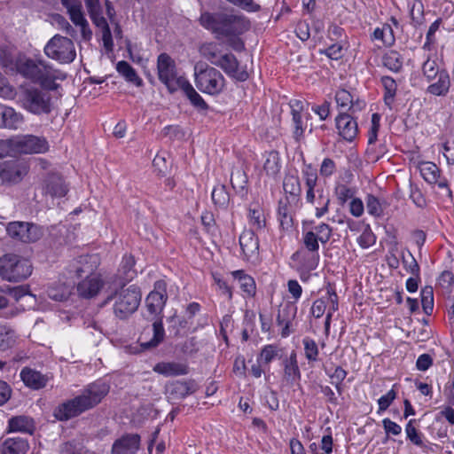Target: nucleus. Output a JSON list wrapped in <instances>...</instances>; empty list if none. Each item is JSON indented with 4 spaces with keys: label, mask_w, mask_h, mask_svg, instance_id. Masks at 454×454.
I'll list each match as a JSON object with an SVG mask.
<instances>
[{
    "label": "nucleus",
    "mask_w": 454,
    "mask_h": 454,
    "mask_svg": "<svg viewBox=\"0 0 454 454\" xmlns=\"http://www.w3.org/2000/svg\"><path fill=\"white\" fill-rule=\"evenodd\" d=\"M140 435L137 434H126L114 441L112 446V454H136L140 447Z\"/></svg>",
    "instance_id": "aec40b11"
},
{
    "label": "nucleus",
    "mask_w": 454,
    "mask_h": 454,
    "mask_svg": "<svg viewBox=\"0 0 454 454\" xmlns=\"http://www.w3.org/2000/svg\"><path fill=\"white\" fill-rule=\"evenodd\" d=\"M117 72L129 82L139 87L143 84L142 79L137 75L132 66L125 60H121L116 64Z\"/></svg>",
    "instance_id": "58836bf2"
},
{
    "label": "nucleus",
    "mask_w": 454,
    "mask_h": 454,
    "mask_svg": "<svg viewBox=\"0 0 454 454\" xmlns=\"http://www.w3.org/2000/svg\"><path fill=\"white\" fill-rule=\"evenodd\" d=\"M153 370L165 377L186 375L189 372L187 364L177 362H160L153 366Z\"/></svg>",
    "instance_id": "393cba45"
},
{
    "label": "nucleus",
    "mask_w": 454,
    "mask_h": 454,
    "mask_svg": "<svg viewBox=\"0 0 454 454\" xmlns=\"http://www.w3.org/2000/svg\"><path fill=\"white\" fill-rule=\"evenodd\" d=\"M15 157L20 154L42 153L48 150L47 140L35 135L12 136Z\"/></svg>",
    "instance_id": "9d476101"
},
{
    "label": "nucleus",
    "mask_w": 454,
    "mask_h": 454,
    "mask_svg": "<svg viewBox=\"0 0 454 454\" xmlns=\"http://www.w3.org/2000/svg\"><path fill=\"white\" fill-rule=\"evenodd\" d=\"M303 249L309 250L312 252H318L319 250V239L316 236V232L309 231L303 235Z\"/></svg>",
    "instance_id": "13d9d810"
},
{
    "label": "nucleus",
    "mask_w": 454,
    "mask_h": 454,
    "mask_svg": "<svg viewBox=\"0 0 454 454\" xmlns=\"http://www.w3.org/2000/svg\"><path fill=\"white\" fill-rule=\"evenodd\" d=\"M265 216L259 207L249 209V223L255 230L259 231L265 227Z\"/></svg>",
    "instance_id": "603ef678"
},
{
    "label": "nucleus",
    "mask_w": 454,
    "mask_h": 454,
    "mask_svg": "<svg viewBox=\"0 0 454 454\" xmlns=\"http://www.w3.org/2000/svg\"><path fill=\"white\" fill-rule=\"evenodd\" d=\"M103 286L104 283L98 276H88L78 283L77 292L83 298H91L99 293Z\"/></svg>",
    "instance_id": "b1692460"
},
{
    "label": "nucleus",
    "mask_w": 454,
    "mask_h": 454,
    "mask_svg": "<svg viewBox=\"0 0 454 454\" xmlns=\"http://www.w3.org/2000/svg\"><path fill=\"white\" fill-rule=\"evenodd\" d=\"M278 218L283 230H289L293 227L292 210L287 198L280 200L278 202Z\"/></svg>",
    "instance_id": "e433bc0d"
},
{
    "label": "nucleus",
    "mask_w": 454,
    "mask_h": 454,
    "mask_svg": "<svg viewBox=\"0 0 454 454\" xmlns=\"http://www.w3.org/2000/svg\"><path fill=\"white\" fill-rule=\"evenodd\" d=\"M216 67L237 81L245 82L249 78L248 72L239 67V62L232 53L223 54Z\"/></svg>",
    "instance_id": "f3484780"
},
{
    "label": "nucleus",
    "mask_w": 454,
    "mask_h": 454,
    "mask_svg": "<svg viewBox=\"0 0 454 454\" xmlns=\"http://www.w3.org/2000/svg\"><path fill=\"white\" fill-rule=\"evenodd\" d=\"M110 387L106 382L98 380L89 384L74 398L59 404L54 411L55 417L65 421L94 408L109 393Z\"/></svg>",
    "instance_id": "f03ea898"
},
{
    "label": "nucleus",
    "mask_w": 454,
    "mask_h": 454,
    "mask_svg": "<svg viewBox=\"0 0 454 454\" xmlns=\"http://www.w3.org/2000/svg\"><path fill=\"white\" fill-rule=\"evenodd\" d=\"M355 114L340 112L335 118L339 135L348 142H353L358 135V124Z\"/></svg>",
    "instance_id": "2eb2a0df"
},
{
    "label": "nucleus",
    "mask_w": 454,
    "mask_h": 454,
    "mask_svg": "<svg viewBox=\"0 0 454 454\" xmlns=\"http://www.w3.org/2000/svg\"><path fill=\"white\" fill-rule=\"evenodd\" d=\"M375 242L376 237L369 228L365 229L357 238V243L362 248H368L374 245Z\"/></svg>",
    "instance_id": "774afa93"
},
{
    "label": "nucleus",
    "mask_w": 454,
    "mask_h": 454,
    "mask_svg": "<svg viewBox=\"0 0 454 454\" xmlns=\"http://www.w3.org/2000/svg\"><path fill=\"white\" fill-rule=\"evenodd\" d=\"M301 379V372L298 366L296 353L293 351L288 358L284 361V380L293 385Z\"/></svg>",
    "instance_id": "7c9ffc66"
},
{
    "label": "nucleus",
    "mask_w": 454,
    "mask_h": 454,
    "mask_svg": "<svg viewBox=\"0 0 454 454\" xmlns=\"http://www.w3.org/2000/svg\"><path fill=\"white\" fill-rule=\"evenodd\" d=\"M29 444L20 437L7 438L3 443V454H27Z\"/></svg>",
    "instance_id": "f704fd0d"
},
{
    "label": "nucleus",
    "mask_w": 454,
    "mask_h": 454,
    "mask_svg": "<svg viewBox=\"0 0 454 454\" xmlns=\"http://www.w3.org/2000/svg\"><path fill=\"white\" fill-rule=\"evenodd\" d=\"M200 26L210 31L215 38H226L236 51H242L245 43L240 35L250 29L251 23L244 14L231 12H204L199 19Z\"/></svg>",
    "instance_id": "f257e3e1"
},
{
    "label": "nucleus",
    "mask_w": 454,
    "mask_h": 454,
    "mask_svg": "<svg viewBox=\"0 0 454 454\" xmlns=\"http://www.w3.org/2000/svg\"><path fill=\"white\" fill-rule=\"evenodd\" d=\"M421 303L426 314H431L434 308V292L431 286H426L421 290Z\"/></svg>",
    "instance_id": "5fc2aeb1"
},
{
    "label": "nucleus",
    "mask_w": 454,
    "mask_h": 454,
    "mask_svg": "<svg viewBox=\"0 0 454 454\" xmlns=\"http://www.w3.org/2000/svg\"><path fill=\"white\" fill-rule=\"evenodd\" d=\"M380 82L384 88L383 101L384 104L392 109L395 102V98L397 91V84L394 78L388 75H384L380 78Z\"/></svg>",
    "instance_id": "c9c22d12"
},
{
    "label": "nucleus",
    "mask_w": 454,
    "mask_h": 454,
    "mask_svg": "<svg viewBox=\"0 0 454 454\" xmlns=\"http://www.w3.org/2000/svg\"><path fill=\"white\" fill-rule=\"evenodd\" d=\"M92 22L96 27L102 30V41L104 47L106 51H112L114 47V41L111 29L105 17L102 16L101 12L90 15Z\"/></svg>",
    "instance_id": "c85d7f7f"
},
{
    "label": "nucleus",
    "mask_w": 454,
    "mask_h": 454,
    "mask_svg": "<svg viewBox=\"0 0 454 454\" xmlns=\"http://www.w3.org/2000/svg\"><path fill=\"white\" fill-rule=\"evenodd\" d=\"M437 81L430 84L427 91L434 96L444 97L448 94L450 87V78L446 70H442L438 76Z\"/></svg>",
    "instance_id": "2f4dec72"
},
{
    "label": "nucleus",
    "mask_w": 454,
    "mask_h": 454,
    "mask_svg": "<svg viewBox=\"0 0 454 454\" xmlns=\"http://www.w3.org/2000/svg\"><path fill=\"white\" fill-rule=\"evenodd\" d=\"M382 64L388 70L398 73L403 68V59L396 51H389L383 55Z\"/></svg>",
    "instance_id": "ea45409f"
},
{
    "label": "nucleus",
    "mask_w": 454,
    "mask_h": 454,
    "mask_svg": "<svg viewBox=\"0 0 454 454\" xmlns=\"http://www.w3.org/2000/svg\"><path fill=\"white\" fill-rule=\"evenodd\" d=\"M415 419H411L405 426V433L407 439L412 442L414 445L422 447L424 446V442L422 440V434L418 431L415 427L414 423Z\"/></svg>",
    "instance_id": "09e8293b"
},
{
    "label": "nucleus",
    "mask_w": 454,
    "mask_h": 454,
    "mask_svg": "<svg viewBox=\"0 0 454 454\" xmlns=\"http://www.w3.org/2000/svg\"><path fill=\"white\" fill-rule=\"evenodd\" d=\"M71 21L77 27H80L82 36L85 41H89L91 39L92 31L90 28L89 23L86 20L82 9H79L78 11H73L67 12Z\"/></svg>",
    "instance_id": "4c0bfd02"
},
{
    "label": "nucleus",
    "mask_w": 454,
    "mask_h": 454,
    "mask_svg": "<svg viewBox=\"0 0 454 454\" xmlns=\"http://www.w3.org/2000/svg\"><path fill=\"white\" fill-rule=\"evenodd\" d=\"M410 14L412 21L420 24L424 18V5L421 0H413L411 4Z\"/></svg>",
    "instance_id": "bf43d9fd"
},
{
    "label": "nucleus",
    "mask_w": 454,
    "mask_h": 454,
    "mask_svg": "<svg viewBox=\"0 0 454 454\" xmlns=\"http://www.w3.org/2000/svg\"><path fill=\"white\" fill-rule=\"evenodd\" d=\"M6 157H15L12 137L7 139L0 138V160Z\"/></svg>",
    "instance_id": "338daca9"
},
{
    "label": "nucleus",
    "mask_w": 454,
    "mask_h": 454,
    "mask_svg": "<svg viewBox=\"0 0 454 454\" xmlns=\"http://www.w3.org/2000/svg\"><path fill=\"white\" fill-rule=\"evenodd\" d=\"M211 196L215 205L221 207H225L230 200L229 194L223 185L214 188Z\"/></svg>",
    "instance_id": "6e6d98bb"
},
{
    "label": "nucleus",
    "mask_w": 454,
    "mask_h": 454,
    "mask_svg": "<svg viewBox=\"0 0 454 454\" xmlns=\"http://www.w3.org/2000/svg\"><path fill=\"white\" fill-rule=\"evenodd\" d=\"M381 116L378 113H374L372 115L371 126L368 130V148L367 152L371 150V147L375 144L378 137V132L380 127Z\"/></svg>",
    "instance_id": "49530a36"
},
{
    "label": "nucleus",
    "mask_w": 454,
    "mask_h": 454,
    "mask_svg": "<svg viewBox=\"0 0 454 454\" xmlns=\"http://www.w3.org/2000/svg\"><path fill=\"white\" fill-rule=\"evenodd\" d=\"M426 182L437 184L441 188H447V181L442 178L441 172H419Z\"/></svg>",
    "instance_id": "680f3d73"
},
{
    "label": "nucleus",
    "mask_w": 454,
    "mask_h": 454,
    "mask_svg": "<svg viewBox=\"0 0 454 454\" xmlns=\"http://www.w3.org/2000/svg\"><path fill=\"white\" fill-rule=\"evenodd\" d=\"M248 183L247 172H231V184L239 192H243Z\"/></svg>",
    "instance_id": "864d4df0"
},
{
    "label": "nucleus",
    "mask_w": 454,
    "mask_h": 454,
    "mask_svg": "<svg viewBox=\"0 0 454 454\" xmlns=\"http://www.w3.org/2000/svg\"><path fill=\"white\" fill-rule=\"evenodd\" d=\"M20 378L26 386L33 389H40L47 383V378L44 375L27 367L21 370Z\"/></svg>",
    "instance_id": "c756f323"
},
{
    "label": "nucleus",
    "mask_w": 454,
    "mask_h": 454,
    "mask_svg": "<svg viewBox=\"0 0 454 454\" xmlns=\"http://www.w3.org/2000/svg\"><path fill=\"white\" fill-rule=\"evenodd\" d=\"M227 3L240 8L247 12H258L262 10L259 4L254 0H225Z\"/></svg>",
    "instance_id": "4d7b16f0"
},
{
    "label": "nucleus",
    "mask_w": 454,
    "mask_h": 454,
    "mask_svg": "<svg viewBox=\"0 0 454 454\" xmlns=\"http://www.w3.org/2000/svg\"><path fill=\"white\" fill-rule=\"evenodd\" d=\"M27 172H0L3 184L12 185L20 183Z\"/></svg>",
    "instance_id": "69168bd1"
},
{
    "label": "nucleus",
    "mask_w": 454,
    "mask_h": 454,
    "mask_svg": "<svg viewBox=\"0 0 454 454\" xmlns=\"http://www.w3.org/2000/svg\"><path fill=\"white\" fill-rule=\"evenodd\" d=\"M200 54L208 60L212 65L216 66L220 61V58L223 54H220V51L215 43H205L200 49Z\"/></svg>",
    "instance_id": "a18cd8bd"
},
{
    "label": "nucleus",
    "mask_w": 454,
    "mask_h": 454,
    "mask_svg": "<svg viewBox=\"0 0 454 454\" xmlns=\"http://www.w3.org/2000/svg\"><path fill=\"white\" fill-rule=\"evenodd\" d=\"M8 428L9 432H20L32 434L35 429V424L32 418L20 415L9 419Z\"/></svg>",
    "instance_id": "cd10ccee"
},
{
    "label": "nucleus",
    "mask_w": 454,
    "mask_h": 454,
    "mask_svg": "<svg viewBox=\"0 0 454 454\" xmlns=\"http://www.w3.org/2000/svg\"><path fill=\"white\" fill-rule=\"evenodd\" d=\"M6 231L10 237L22 242H35L41 237L39 227L26 222H12Z\"/></svg>",
    "instance_id": "f8f14e48"
},
{
    "label": "nucleus",
    "mask_w": 454,
    "mask_h": 454,
    "mask_svg": "<svg viewBox=\"0 0 454 454\" xmlns=\"http://www.w3.org/2000/svg\"><path fill=\"white\" fill-rule=\"evenodd\" d=\"M152 326L153 335L151 339L147 340L145 333H142L139 337L140 345L143 348H155L164 340L165 330L161 318L155 319Z\"/></svg>",
    "instance_id": "a878e982"
},
{
    "label": "nucleus",
    "mask_w": 454,
    "mask_h": 454,
    "mask_svg": "<svg viewBox=\"0 0 454 454\" xmlns=\"http://www.w3.org/2000/svg\"><path fill=\"white\" fill-rule=\"evenodd\" d=\"M17 335L13 329L7 325H0V350H7L16 343Z\"/></svg>",
    "instance_id": "79ce46f5"
},
{
    "label": "nucleus",
    "mask_w": 454,
    "mask_h": 454,
    "mask_svg": "<svg viewBox=\"0 0 454 454\" xmlns=\"http://www.w3.org/2000/svg\"><path fill=\"white\" fill-rule=\"evenodd\" d=\"M335 102L337 106L349 114H356L366 107V102L360 97L352 94L345 89H339L335 93Z\"/></svg>",
    "instance_id": "ddd939ff"
},
{
    "label": "nucleus",
    "mask_w": 454,
    "mask_h": 454,
    "mask_svg": "<svg viewBox=\"0 0 454 454\" xmlns=\"http://www.w3.org/2000/svg\"><path fill=\"white\" fill-rule=\"evenodd\" d=\"M24 122V116L13 107L0 105V129H18Z\"/></svg>",
    "instance_id": "412c9836"
},
{
    "label": "nucleus",
    "mask_w": 454,
    "mask_h": 454,
    "mask_svg": "<svg viewBox=\"0 0 454 454\" xmlns=\"http://www.w3.org/2000/svg\"><path fill=\"white\" fill-rule=\"evenodd\" d=\"M283 188L286 193L294 198L299 197L301 192L299 177L294 174L286 175L283 182Z\"/></svg>",
    "instance_id": "c03bdc74"
},
{
    "label": "nucleus",
    "mask_w": 454,
    "mask_h": 454,
    "mask_svg": "<svg viewBox=\"0 0 454 454\" xmlns=\"http://www.w3.org/2000/svg\"><path fill=\"white\" fill-rule=\"evenodd\" d=\"M114 300V314L120 319H126L138 308L141 301V293L137 286L132 285L121 288L114 295L107 297V301Z\"/></svg>",
    "instance_id": "0eeeda50"
},
{
    "label": "nucleus",
    "mask_w": 454,
    "mask_h": 454,
    "mask_svg": "<svg viewBox=\"0 0 454 454\" xmlns=\"http://www.w3.org/2000/svg\"><path fill=\"white\" fill-rule=\"evenodd\" d=\"M135 258L131 254H125L118 270L117 277L122 284L131 281L137 275L134 269Z\"/></svg>",
    "instance_id": "72a5a7b5"
},
{
    "label": "nucleus",
    "mask_w": 454,
    "mask_h": 454,
    "mask_svg": "<svg viewBox=\"0 0 454 454\" xmlns=\"http://www.w3.org/2000/svg\"><path fill=\"white\" fill-rule=\"evenodd\" d=\"M304 346L305 357L309 362H316L318 359V347L316 341L309 337H306L302 340Z\"/></svg>",
    "instance_id": "3c124183"
},
{
    "label": "nucleus",
    "mask_w": 454,
    "mask_h": 454,
    "mask_svg": "<svg viewBox=\"0 0 454 454\" xmlns=\"http://www.w3.org/2000/svg\"><path fill=\"white\" fill-rule=\"evenodd\" d=\"M319 257L318 252L300 248L292 255V260L298 262L301 270L309 273L318 266Z\"/></svg>",
    "instance_id": "5701e85b"
},
{
    "label": "nucleus",
    "mask_w": 454,
    "mask_h": 454,
    "mask_svg": "<svg viewBox=\"0 0 454 454\" xmlns=\"http://www.w3.org/2000/svg\"><path fill=\"white\" fill-rule=\"evenodd\" d=\"M296 311L297 308L293 304H285L278 309L276 321L277 324L282 327V337L289 335V327L295 317Z\"/></svg>",
    "instance_id": "bb28decb"
},
{
    "label": "nucleus",
    "mask_w": 454,
    "mask_h": 454,
    "mask_svg": "<svg viewBox=\"0 0 454 454\" xmlns=\"http://www.w3.org/2000/svg\"><path fill=\"white\" fill-rule=\"evenodd\" d=\"M194 82L203 93L217 95L225 87V79L216 68L207 64H197L194 67Z\"/></svg>",
    "instance_id": "423d86ee"
},
{
    "label": "nucleus",
    "mask_w": 454,
    "mask_h": 454,
    "mask_svg": "<svg viewBox=\"0 0 454 454\" xmlns=\"http://www.w3.org/2000/svg\"><path fill=\"white\" fill-rule=\"evenodd\" d=\"M14 67L20 75L40 84L44 89L57 90L59 84L56 81H64L67 74L55 69L42 59H33L25 55H20L14 61Z\"/></svg>",
    "instance_id": "7ed1b4c3"
},
{
    "label": "nucleus",
    "mask_w": 454,
    "mask_h": 454,
    "mask_svg": "<svg viewBox=\"0 0 454 454\" xmlns=\"http://www.w3.org/2000/svg\"><path fill=\"white\" fill-rule=\"evenodd\" d=\"M0 97L4 99L15 98V89L9 83L8 80L0 72Z\"/></svg>",
    "instance_id": "0e129e2a"
},
{
    "label": "nucleus",
    "mask_w": 454,
    "mask_h": 454,
    "mask_svg": "<svg viewBox=\"0 0 454 454\" xmlns=\"http://www.w3.org/2000/svg\"><path fill=\"white\" fill-rule=\"evenodd\" d=\"M198 390L194 380H174L166 385V395L173 401L184 399Z\"/></svg>",
    "instance_id": "dca6fc26"
},
{
    "label": "nucleus",
    "mask_w": 454,
    "mask_h": 454,
    "mask_svg": "<svg viewBox=\"0 0 454 454\" xmlns=\"http://www.w3.org/2000/svg\"><path fill=\"white\" fill-rule=\"evenodd\" d=\"M45 55L60 64H70L76 58L74 42L59 34L51 37L43 48Z\"/></svg>",
    "instance_id": "6e6552de"
},
{
    "label": "nucleus",
    "mask_w": 454,
    "mask_h": 454,
    "mask_svg": "<svg viewBox=\"0 0 454 454\" xmlns=\"http://www.w3.org/2000/svg\"><path fill=\"white\" fill-rule=\"evenodd\" d=\"M239 245L244 258L256 261L259 255V239L253 230H245L239 237Z\"/></svg>",
    "instance_id": "a211bd4d"
},
{
    "label": "nucleus",
    "mask_w": 454,
    "mask_h": 454,
    "mask_svg": "<svg viewBox=\"0 0 454 454\" xmlns=\"http://www.w3.org/2000/svg\"><path fill=\"white\" fill-rule=\"evenodd\" d=\"M232 275L239 281L240 288L243 290V292H245L249 296L255 294L256 286L255 282L252 277L245 274L243 270L233 271Z\"/></svg>",
    "instance_id": "a19ab883"
},
{
    "label": "nucleus",
    "mask_w": 454,
    "mask_h": 454,
    "mask_svg": "<svg viewBox=\"0 0 454 454\" xmlns=\"http://www.w3.org/2000/svg\"><path fill=\"white\" fill-rule=\"evenodd\" d=\"M158 78L170 93L176 91L181 84V80H186L184 76L177 75L175 60L168 53H160L157 58Z\"/></svg>",
    "instance_id": "1a4fd4ad"
},
{
    "label": "nucleus",
    "mask_w": 454,
    "mask_h": 454,
    "mask_svg": "<svg viewBox=\"0 0 454 454\" xmlns=\"http://www.w3.org/2000/svg\"><path fill=\"white\" fill-rule=\"evenodd\" d=\"M167 284L164 280H158L154 284L153 290L147 295L145 303L151 315H160L167 301Z\"/></svg>",
    "instance_id": "4468645a"
},
{
    "label": "nucleus",
    "mask_w": 454,
    "mask_h": 454,
    "mask_svg": "<svg viewBox=\"0 0 454 454\" xmlns=\"http://www.w3.org/2000/svg\"><path fill=\"white\" fill-rule=\"evenodd\" d=\"M33 266L29 260L15 254L0 257V276L9 282H20L31 276Z\"/></svg>",
    "instance_id": "39448f33"
},
{
    "label": "nucleus",
    "mask_w": 454,
    "mask_h": 454,
    "mask_svg": "<svg viewBox=\"0 0 454 454\" xmlns=\"http://www.w3.org/2000/svg\"><path fill=\"white\" fill-rule=\"evenodd\" d=\"M292 115L293 137L300 143L304 138L307 122L311 117L309 113H303L304 102L300 99H292L289 102Z\"/></svg>",
    "instance_id": "9b49d317"
},
{
    "label": "nucleus",
    "mask_w": 454,
    "mask_h": 454,
    "mask_svg": "<svg viewBox=\"0 0 454 454\" xmlns=\"http://www.w3.org/2000/svg\"><path fill=\"white\" fill-rule=\"evenodd\" d=\"M366 210L369 215L374 217H380L383 215L386 207L385 200H381L374 195L368 194L365 198Z\"/></svg>",
    "instance_id": "37998d69"
},
{
    "label": "nucleus",
    "mask_w": 454,
    "mask_h": 454,
    "mask_svg": "<svg viewBox=\"0 0 454 454\" xmlns=\"http://www.w3.org/2000/svg\"><path fill=\"white\" fill-rule=\"evenodd\" d=\"M98 266V259L95 254L81 255L70 265V271L74 272L77 278L93 276Z\"/></svg>",
    "instance_id": "6ab92c4d"
},
{
    "label": "nucleus",
    "mask_w": 454,
    "mask_h": 454,
    "mask_svg": "<svg viewBox=\"0 0 454 454\" xmlns=\"http://www.w3.org/2000/svg\"><path fill=\"white\" fill-rule=\"evenodd\" d=\"M51 91L42 86L25 84L15 90V97L20 106L27 113L35 116H48L55 108Z\"/></svg>",
    "instance_id": "20e7f679"
},
{
    "label": "nucleus",
    "mask_w": 454,
    "mask_h": 454,
    "mask_svg": "<svg viewBox=\"0 0 454 454\" xmlns=\"http://www.w3.org/2000/svg\"><path fill=\"white\" fill-rule=\"evenodd\" d=\"M313 231L316 232V236L319 241L325 244L330 240L333 230L327 223H322L317 225Z\"/></svg>",
    "instance_id": "e2e57ef3"
},
{
    "label": "nucleus",
    "mask_w": 454,
    "mask_h": 454,
    "mask_svg": "<svg viewBox=\"0 0 454 454\" xmlns=\"http://www.w3.org/2000/svg\"><path fill=\"white\" fill-rule=\"evenodd\" d=\"M280 349L277 345L269 344L265 345L259 355L258 362L264 364H269L276 357L278 356Z\"/></svg>",
    "instance_id": "de8ad7c7"
},
{
    "label": "nucleus",
    "mask_w": 454,
    "mask_h": 454,
    "mask_svg": "<svg viewBox=\"0 0 454 454\" xmlns=\"http://www.w3.org/2000/svg\"><path fill=\"white\" fill-rule=\"evenodd\" d=\"M43 188L52 197H64L69 191L68 185L56 172L50 173L43 181Z\"/></svg>",
    "instance_id": "4be33fe9"
},
{
    "label": "nucleus",
    "mask_w": 454,
    "mask_h": 454,
    "mask_svg": "<svg viewBox=\"0 0 454 454\" xmlns=\"http://www.w3.org/2000/svg\"><path fill=\"white\" fill-rule=\"evenodd\" d=\"M280 157L279 153L276 151H271L266 155V159L263 163V170H279Z\"/></svg>",
    "instance_id": "052dcab7"
},
{
    "label": "nucleus",
    "mask_w": 454,
    "mask_h": 454,
    "mask_svg": "<svg viewBox=\"0 0 454 454\" xmlns=\"http://www.w3.org/2000/svg\"><path fill=\"white\" fill-rule=\"evenodd\" d=\"M179 89L183 90L184 95L190 100L191 104L199 110H207L208 108L207 104L202 98V97L195 90L190 82L186 80H181Z\"/></svg>",
    "instance_id": "473e14b6"
},
{
    "label": "nucleus",
    "mask_w": 454,
    "mask_h": 454,
    "mask_svg": "<svg viewBox=\"0 0 454 454\" xmlns=\"http://www.w3.org/2000/svg\"><path fill=\"white\" fill-rule=\"evenodd\" d=\"M442 70L443 69L439 68L436 60L431 59L430 58H427L422 66L423 74L428 82L435 79Z\"/></svg>",
    "instance_id": "8fccbe9b"
}]
</instances>
